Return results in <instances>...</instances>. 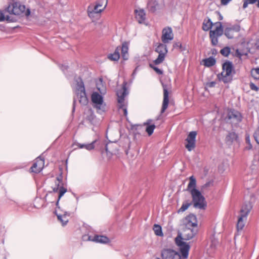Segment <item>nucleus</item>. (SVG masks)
I'll use <instances>...</instances> for the list:
<instances>
[{
  "label": "nucleus",
  "instance_id": "obj_1",
  "mask_svg": "<svg viewBox=\"0 0 259 259\" xmlns=\"http://www.w3.org/2000/svg\"><path fill=\"white\" fill-rule=\"evenodd\" d=\"M189 183L186 190L189 191L192 197V203L195 208L204 209L206 207L205 198L201 192L196 189V181L193 176L189 178Z\"/></svg>",
  "mask_w": 259,
  "mask_h": 259
},
{
  "label": "nucleus",
  "instance_id": "obj_2",
  "mask_svg": "<svg viewBox=\"0 0 259 259\" xmlns=\"http://www.w3.org/2000/svg\"><path fill=\"white\" fill-rule=\"evenodd\" d=\"M233 63L230 61H227L222 65V71L218 75L220 81L225 83L230 82L233 79V75L235 74Z\"/></svg>",
  "mask_w": 259,
  "mask_h": 259
},
{
  "label": "nucleus",
  "instance_id": "obj_3",
  "mask_svg": "<svg viewBox=\"0 0 259 259\" xmlns=\"http://www.w3.org/2000/svg\"><path fill=\"white\" fill-rule=\"evenodd\" d=\"M5 11L10 14L15 15H20L23 14L26 16H28L30 14V11L29 9L26 10L24 5H22L19 2L11 3L8 7L5 9Z\"/></svg>",
  "mask_w": 259,
  "mask_h": 259
},
{
  "label": "nucleus",
  "instance_id": "obj_4",
  "mask_svg": "<svg viewBox=\"0 0 259 259\" xmlns=\"http://www.w3.org/2000/svg\"><path fill=\"white\" fill-rule=\"evenodd\" d=\"M252 208L251 203L250 202L244 203L240 209V214L238 218L236 227L237 230L240 231L244 227L245 223L247 220V217Z\"/></svg>",
  "mask_w": 259,
  "mask_h": 259
},
{
  "label": "nucleus",
  "instance_id": "obj_5",
  "mask_svg": "<svg viewBox=\"0 0 259 259\" xmlns=\"http://www.w3.org/2000/svg\"><path fill=\"white\" fill-rule=\"evenodd\" d=\"M127 82L124 81L121 89L117 91L116 94L118 97V102L119 103V111L123 112V114L125 116L127 115V105L124 102V98L128 94V92L126 88Z\"/></svg>",
  "mask_w": 259,
  "mask_h": 259
},
{
  "label": "nucleus",
  "instance_id": "obj_6",
  "mask_svg": "<svg viewBox=\"0 0 259 259\" xmlns=\"http://www.w3.org/2000/svg\"><path fill=\"white\" fill-rule=\"evenodd\" d=\"M76 82L75 93L76 97L80 104L86 105L88 103V100L86 96L84 83L80 77L76 80Z\"/></svg>",
  "mask_w": 259,
  "mask_h": 259
},
{
  "label": "nucleus",
  "instance_id": "obj_7",
  "mask_svg": "<svg viewBox=\"0 0 259 259\" xmlns=\"http://www.w3.org/2000/svg\"><path fill=\"white\" fill-rule=\"evenodd\" d=\"M93 106L97 110V112L101 113L105 111L106 104L103 100V97L97 92H94L91 96Z\"/></svg>",
  "mask_w": 259,
  "mask_h": 259
},
{
  "label": "nucleus",
  "instance_id": "obj_8",
  "mask_svg": "<svg viewBox=\"0 0 259 259\" xmlns=\"http://www.w3.org/2000/svg\"><path fill=\"white\" fill-rule=\"evenodd\" d=\"M216 25V27L214 30H211L209 31V38L211 44L213 46H216L218 44V39L221 36L223 33L224 30L222 23L217 22L214 24Z\"/></svg>",
  "mask_w": 259,
  "mask_h": 259
},
{
  "label": "nucleus",
  "instance_id": "obj_9",
  "mask_svg": "<svg viewBox=\"0 0 259 259\" xmlns=\"http://www.w3.org/2000/svg\"><path fill=\"white\" fill-rule=\"evenodd\" d=\"M165 44H159L155 49V51L159 54L157 58L154 61L155 65L161 63L164 60L167 50Z\"/></svg>",
  "mask_w": 259,
  "mask_h": 259
},
{
  "label": "nucleus",
  "instance_id": "obj_10",
  "mask_svg": "<svg viewBox=\"0 0 259 259\" xmlns=\"http://www.w3.org/2000/svg\"><path fill=\"white\" fill-rule=\"evenodd\" d=\"M196 136L197 132L196 131H192L190 132L186 139L187 143L185 145V147L189 151H192L195 147Z\"/></svg>",
  "mask_w": 259,
  "mask_h": 259
},
{
  "label": "nucleus",
  "instance_id": "obj_11",
  "mask_svg": "<svg viewBox=\"0 0 259 259\" xmlns=\"http://www.w3.org/2000/svg\"><path fill=\"white\" fill-rule=\"evenodd\" d=\"M162 259H182L181 255L171 249H164L161 251Z\"/></svg>",
  "mask_w": 259,
  "mask_h": 259
},
{
  "label": "nucleus",
  "instance_id": "obj_12",
  "mask_svg": "<svg viewBox=\"0 0 259 259\" xmlns=\"http://www.w3.org/2000/svg\"><path fill=\"white\" fill-rule=\"evenodd\" d=\"M174 39V34L171 27H166L162 29L161 40L164 44H167Z\"/></svg>",
  "mask_w": 259,
  "mask_h": 259
},
{
  "label": "nucleus",
  "instance_id": "obj_13",
  "mask_svg": "<svg viewBox=\"0 0 259 259\" xmlns=\"http://www.w3.org/2000/svg\"><path fill=\"white\" fill-rule=\"evenodd\" d=\"M45 160L40 157L36 158L31 167V172L37 174L40 172L44 167Z\"/></svg>",
  "mask_w": 259,
  "mask_h": 259
},
{
  "label": "nucleus",
  "instance_id": "obj_14",
  "mask_svg": "<svg viewBox=\"0 0 259 259\" xmlns=\"http://www.w3.org/2000/svg\"><path fill=\"white\" fill-rule=\"evenodd\" d=\"M240 30V26L238 24L231 25L226 27L224 30V34L229 39L234 37L235 33Z\"/></svg>",
  "mask_w": 259,
  "mask_h": 259
},
{
  "label": "nucleus",
  "instance_id": "obj_15",
  "mask_svg": "<svg viewBox=\"0 0 259 259\" xmlns=\"http://www.w3.org/2000/svg\"><path fill=\"white\" fill-rule=\"evenodd\" d=\"M185 224L187 229H197V221L195 215L190 214L185 218Z\"/></svg>",
  "mask_w": 259,
  "mask_h": 259
},
{
  "label": "nucleus",
  "instance_id": "obj_16",
  "mask_svg": "<svg viewBox=\"0 0 259 259\" xmlns=\"http://www.w3.org/2000/svg\"><path fill=\"white\" fill-rule=\"evenodd\" d=\"M162 87L163 89V100L161 110V113H163L165 112V110L167 108L169 103V92L167 87L165 84H163Z\"/></svg>",
  "mask_w": 259,
  "mask_h": 259
},
{
  "label": "nucleus",
  "instance_id": "obj_17",
  "mask_svg": "<svg viewBox=\"0 0 259 259\" xmlns=\"http://www.w3.org/2000/svg\"><path fill=\"white\" fill-rule=\"evenodd\" d=\"M101 5L96 4L95 6L90 5L88 8V16L90 18H94L95 14H98L101 13L104 9L100 8Z\"/></svg>",
  "mask_w": 259,
  "mask_h": 259
},
{
  "label": "nucleus",
  "instance_id": "obj_18",
  "mask_svg": "<svg viewBox=\"0 0 259 259\" xmlns=\"http://www.w3.org/2000/svg\"><path fill=\"white\" fill-rule=\"evenodd\" d=\"M228 118L230 119H234L237 122H240L242 120V116L240 112L236 110H231L228 113Z\"/></svg>",
  "mask_w": 259,
  "mask_h": 259
},
{
  "label": "nucleus",
  "instance_id": "obj_19",
  "mask_svg": "<svg viewBox=\"0 0 259 259\" xmlns=\"http://www.w3.org/2000/svg\"><path fill=\"white\" fill-rule=\"evenodd\" d=\"M91 238V236H89L88 240L98 243H107L109 242V238L103 235H95L93 239Z\"/></svg>",
  "mask_w": 259,
  "mask_h": 259
},
{
  "label": "nucleus",
  "instance_id": "obj_20",
  "mask_svg": "<svg viewBox=\"0 0 259 259\" xmlns=\"http://www.w3.org/2000/svg\"><path fill=\"white\" fill-rule=\"evenodd\" d=\"M53 190L54 192H57L59 191L58 197L57 201L56 202V205L57 206L58 205L59 201L60 199V198L67 192V189L63 187H59V185L58 184L56 187L53 188Z\"/></svg>",
  "mask_w": 259,
  "mask_h": 259
},
{
  "label": "nucleus",
  "instance_id": "obj_21",
  "mask_svg": "<svg viewBox=\"0 0 259 259\" xmlns=\"http://www.w3.org/2000/svg\"><path fill=\"white\" fill-rule=\"evenodd\" d=\"M121 52V56L123 60H127L128 58V44L127 42H124L120 47Z\"/></svg>",
  "mask_w": 259,
  "mask_h": 259
},
{
  "label": "nucleus",
  "instance_id": "obj_22",
  "mask_svg": "<svg viewBox=\"0 0 259 259\" xmlns=\"http://www.w3.org/2000/svg\"><path fill=\"white\" fill-rule=\"evenodd\" d=\"M197 229H187L184 231V236L185 240H190L192 239L196 234Z\"/></svg>",
  "mask_w": 259,
  "mask_h": 259
},
{
  "label": "nucleus",
  "instance_id": "obj_23",
  "mask_svg": "<svg viewBox=\"0 0 259 259\" xmlns=\"http://www.w3.org/2000/svg\"><path fill=\"white\" fill-rule=\"evenodd\" d=\"M136 13V18L139 23H142L145 20V13L143 9L135 11Z\"/></svg>",
  "mask_w": 259,
  "mask_h": 259
},
{
  "label": "nucleus",
  "instance_id": "obj_24",
  "mask_svg": "<svg viewBox=\"0 0 259 259\" xmlns=\"http://www.w3.org/2000/svg\"><path fill=\"white\" fill-rule=\"evenodd\" d=\"M152 122V119H148L146 121V122L144 123V125H146V132L148 133L149 136L151 135L153 131L155 128V125L154 124H151Z\"/></svg>",
  "mask_w": 259,
  "mask_h": 259
},
{
  "label": "nucleus",
  "instance_id": "obj_25",
  "mask_svg": "<svg viewBox=\"0 0 259 259\" xmlns=\"http://www.w3.org/2000/svg\"><path fill=\"white\" fill-rule=\"evenodd\" d=\"M120 47H117L114 52L112 54H110L108 56V58L114 61H117L120 58Z\"/></svg>",
  "mask_w": 259,
  "mask_h": 259
},
{
  "label": "nucleus",
  "instance_id": "obj_26",
  "mask_svg": "<svg viewBox=\"0 0 259 259\" xmlns=\"http://www.w3.org/2000/svg\"><path fill=\"white\" fill-rule=\"evenodd\" d=\"M158 6V3L157 1L151 0L147 4V8L149 11L154 13L155 12Z\"/></svg>",
  "mask_w": 259,
  "mask_h": 259
},
{
  "label": "nucleus",
  "instance_id": "obj_27",
  "mask_svg": "<svg viewBox=\"0 0 259 259\" xmlns=\"http://www.w3.org/2000/svg\"><path fill=\"white\" fill-rule=\"evenodd\" d=\"M237 138V135L234 132L229 133V134L226 137V143L230 145L234 141H236Z\"/></svg>",
  "mask_w": 259,
  "mask_h": 259
},
{
  "label": "nucleus",
  "instance_id": "obj_28",
  "mask_svg": "<svg viewBox=\"0 0 259 259\" xmlns=\"http://www.w3.org/2000/svg\"><path fill=\"white\" fill-rule=\"evenodd\" d=\"M203 62L204 65L208 67L213 66L216 63L215 59L212 57L203 59Z\"/></svg>",
  "mask_w": 259,
  "mask_h": 259
},
{
  "label": "nucleus",
  "instance_id": "obj_29",
  "mask_svg": "<svg viewBox=\"0 0 259 259\" xmlns=\"http://www.w3.org/2000/svg\"><path fill=\"white\" fill-rule=\"evenodd\" d=\"M213 25V24L210 19H205L203 22L202 29L205 31H208L212 27Z\"/></svg>",
  "mask_w": 259,
  "mask_h": 259
},
{
  "label": "nucleus",
  "instance_id": "obj_30",
  "mask_svg": "<svg viewBox=\"0 0 259 259\" xmlns=\"http://www.w3.org/2000/svg\"><path fill=\"white\" fill-rule=\"evenodd\" d=\"M189 249L190 246L187 244L180 247L181 252L184 258L188 257Z\"/></svg>",
  "mask_w": 259,
  "mask_h": 259
},
{
  "label": "nucleus",
  "instance_id": "obj_31",
  "mask_svg": "<svg viewBox=\"0 0 259 259\" xmlns=\"http://www.w3.org/2000/svg\"><path fill=\"white\" fill-rule=\"evenodd\" d=\"M96 140H95L92 143L87 144H78L77 146L80 148H85L88 150H91L94 149L95 143L96 142Z\"/></svg>",
  "mask_w": 259,
  "mask_h": 259
},
{
  "label": "nucleus",
  "instance_id": "obj_32",
  "mask_svg": "<svg viewBox=\"0 0 259 259\" xmlns=\"http://www.w3.org/2000/svg\"><path fill=\"white\" fill-rule=\"evenodd\" d=\"M192 204V202L190 200L183 203L181 208L179 209L178 212H183L187 210L188 207Z\"/></svg>",
  "mask_w": 259,
  "mask_h": 259
},
{
  "label": "nucleus",
  "instance_id": "obj_33",
  "mask_svg": "<svg viewBox=\"0 0 259 259\" xmlns=\"http://www.w3.org/2000/svg\"><path fill=\"white\" fill-rule=\"evenodd\" d=\"M153 230L154 231L155 234L157 236H163L162 229H161V226L160 225H157V224H155L153 226Z\"/></svg>",
  "mask_w": 259,
  "mask_h": 259
},
{
  "label": "nucleus",
  "instance_id": "obj_34",
  "mask_svg": "<svg viewBox=\"0 0 259 259\" xmlns=\"http://www.w3.org/2000/svg\"><path fill=\"white\" fill-rule=\"evenodd\" d=\"M58 219L62 223L63 226L67 224L68 222V219L66 214L62 215L60 214H57Z\"/></svg>",
  "mask_w": 259,
  "mask_h": 259
},
{
  "label": "nucleus",
  "instance_id": "obj_35",
  "mask_svg": "<svg viewBox=\"0 0 259 259\" xmlns=\"http://www.w3.org/2000/svg\"><path fill=\"white\" fill-rule=\"evenodd\" d=\"M250 73L254 79H259V67L252 69Z\"/></svg>",
  "mask_w": 259,
  "mask_h": 259
},
{
  "label": "nucleus",
  "instance_id": "obj_36",
  "mask_svg": "<svg viewBox=\"0 0 259 259\" xmlns=\"http://www.w3.org/2000/svg\"><path fill=\"white\" fill-rule=\"evenodd\" d=\"M182 239H183L181 236H178L175 239L176 243L180 247L186 244V243L183 241Z\"/></svg>",
  "mask_w": 259,
  "mask_h": 259
},
{
  "label": "nucleus",
  "instance_id": "obj_37",
  "mask_svg": "<svg viewBox=\"0 0 259 259\" xmlns=\"http://www.w3.org/2000/svg\"><path fill=\"white\" fill-rule=\"evenodd\" d=\"M6 20L7 21H12V20L10 19V17L9 16H5L4 13L3 11H0V22Z\"/></svg>",
  "mask_w": 259,
  "mask_h": 259
},
{
  "label": "nucleus",
  "instance_id": "obj_38",
  "mask_svg": "<svg viewBox=\"0 0 259 259\" xmlns=\"http://www.w3.org/2000/svg\"><path fill=\"white\" fill-rule=\"evenodd\" d=\"M108 4V0H97L96 4H99L101 5L100 8H102L105 9L107 7Z\"/></svg>",
  "mask_w": 259,
  "mask_h": 259
},
{
  "label": "nucleus",
  "instance_id": "obj_39",
  "mask_svg": "<svg viewBox=\"0 0 259 259\" xmlns=\"http://www.w3.org/2000/svg\"><path fill=\"white\" fill-rule=\"evenodd\" d=\"M257 0H243V8L245 9L248 7L249 4H253L256 2Z\"/></svg>",
  "mask_w": 259,
  "mask_h": 259
},
{
  "label": "nucleus",
  "instance_id": "obj_40",
  "mask_svg": "<svg viewBox=\"0 0 259 259\" xmlns=\"http://www.w3.org/2000/svg\"><path fill=\"white\" fill-rule=\"evenodd\" d=\"M221 53L222 55L227 57L230 53V49L229 47H225L221 50Z\"/></svg>",
  "mask_w": 259,
  "mask_h": 259
},
{
  "label": "nucleus",
  "instance_id": "obj_41",
  "mask_svg": "<svg viewBox=\"0 0 259 259\" xmlns=\"http://www.w3.org/2000/svg\"><path fill=\"white\" fill-rule=\"evenodd\" d=\"M245 141L247 144H248V146L246 147L247 149H251L252 148V145L250 144V138L248 135H246Z\"/></svg>",
  "mask_w": 259,
  "mask_h": 259
},
{
  "label": "nucleus",
  "instance_id": "obj_42",
  "mask_svg": "<svg viewBox=\"0 0 259 259\" xmlns=\"http://www.w3.org/2000/svg\"><path fill=\"white\" fill-rule=\"evenodd\" d=\"M255 140L259 144V127L257 129L254 134Z\"/></svg>",
  "mask_w": 259,
  "mask_h": 259
},
{
  "label": "nucleus",
  "instance_id": "obj_43",
  "mask_svg": "<svg viewBox=\"0 0 259 259\" xmlns=\"http://www.w3.org/2000/svg\"><path fill=\"white\" fill-rule=\"evenodd\" d=\"M150 67L152 68L158 74L161 75L163 74V71L158 68L153 66L152 65H150Z\"/></svg>",
  "mask_w": 259,
  "mask_h": 259
},
{
  "label": "nucleus",
  "instance_id": "obj_44",
  "mask_svg": "<svg viewBox=\"0 0 259 259\" xmlns=\"http://www.w3.org/2000/svg\"><path fill=\"white\" fill-rule=\"evenodd\" d=\"M232 0H221V5L226 6L228 5Z\"/></svg>",
  "mask_w": 259,
  "mask_h": 259
},
{
  "label": "nucleus",
  "instance_id": "obj_45",
  "mask_svg": "<svg viewBox=\"0 0 259 259\" xmlns=\"http://www.w3.org/2000/svg\"><path fill=\"white\" fill-rule=\"evenodd\" d=\"M215 85V82L214 81H211V82H208L207 83V87H208L209 88H212V87H214Z\"/></svg>",
  "mask_w": 259,
  "mask_h": 259
},
{
  "label": "nucleus",
  "instance_id": "obj_46",
  "mask_svg": "<svg viewBox=\"0 0 259 259\" xmlns=\"http://www.w3.org/2000/svg\"><path fill=\"white\" fill-rule=\"evenodd\" d=\"M236 55L240 59L242 56V54L240 53L238 50H237L236 51Z\"/></svg>",
  "mask_w": 259,
  "mask_h": 259
},
{
  "label": "nucleus",
  "instance_id": "obj_47",
  "mask_svg": "<svg viewBox=\"0 0 259 259\" xmlns=\"http://www.w3.org/2000/svg\"><path fill=\"white\" fill-rule=\"evenodd\" d=\"M250 87H251V89L252 90H254V91H257V90H258V88L257 87H256V86H255L254 84H251L250 85Z\"/></svg>",
  "mask_w": 259,
  "mask_h": 259
},
{
  "label": "nucleus",
  "instance_id": "obj_48",
  "mask_svg": "<svg viewBox=\"0 0 259 259\" xmlns=\"http://www.w3.org/2000/svg\"><path fill=\"white\" fill-rule=\"evenodd\" d=\"M94 118V116L93 115H91L90 116L88 117V120H89L91 122H92Z\"/></svg>",
  "mask_w": 259,
  "mask_h": 259
},
{
  "label": "nucleus",
  "instance_id": "obj_49",
  "mask_svg": "<svg viewBox=\"0 0 259 259\" xmlns=\"http://www.w3.org/2000/svg\"><path fill=\"white\" fill-rule=\"evenodd\" d=\"M61 69H62L63 71H64V70H65L67 69V68H68V66H66V65H62L61 66Z\"/></svg>",
  "mask_w": 259,
  "mask_h": 259
},
{
  "label": "nucleus",
  "instance_id": "obj_50",
  "mask_svg": "<svg viewBox=\"0 0 259 259\" xmlns=\"http://www.w3.org/2000/svg\"><path fill=\"white\" fill-rule=\"evenodd\" d=\"M219 15V20H222L223 18V16L220 13V12H218V13Z\"/></svg>",
  "mask_w": 259,
  "mask_h": 259
},
{
  "label": "nucleus",
  "instance_id": "obj_51",
  "mask_svg": "<svg viewBox=\"0 0 259 259\" xmlns=\"http://www.w3.org/2000/svg\"><path fill=\"white\" fill-rule=\"evenodd\" d=\"M137 69H138V67H136V68H135V69L134 70V72H133V75H136V72H137Z\"/></svg>",
  "mask_w": 259,
  "mask_h": 259
},
{
  "label": "nucleus",
  "instance_id": "obj_52",
  "mask_svg": "<svg viewBox=\"0 0 259 259\" xmlns=\"http://www.w3.org/2000/svg\"><path fill=\"white\" fill-rule=\"evenodd\" d=\"M212 54H216V53H217V50L215 49H213L212 50Z\"/></svg>",
  "mask_w": 259,
  "mask_h": 259
},
{
  "label": "nucleus",
  "instance_id": "obj_53",
  "mask_svg": "<svg viewBox=\"0 0 259 259\" xmlns=\"http://www.w3.org/2000/svg\"><path fill=\"white\" fill-rule=\"evenodd\" d=\"M256 2H257V7L258 8H259V0H257V1H256Z\"/></svg>",
  "mask_w": 259,
  "mask_h": 259
},
{
  "label": "nucleus",
  "instance_id": "obj_54",
  "mask_svg": "<svg viewBox=\"0 0 259 259\" xmlns=\"http://www.w3.org/2000/svg\"><path fill=\"white\" fill-rule=\"evenodd\" d=\"M106 152L108 151L107 145L106 146Z\"/></svg>",
  "mask_w": 259,
  "mask_h": 259
},
{
  "label": "nucleus",
  "instance_id": "obj_55",
  "mask_svg": "<svg viewBox=\"0 0 259 259\" xmlns=\"http://www.w3.org/2000/svg\"><path fill=\"white\" fill-rule=\"evenodd\" d=\"M57 180L58 181H60V179H59L58 178H57Z\"/></svg>",
  "mask_w": 259,
  "mask_h": 259
},
{
  "label": "nucleus",
  "instance_id": "obj_56",
  "mask_svg": "<svg viewBox=\"0 0 259 259\" xmlns=\"http://www.w3.org/2000/svg\"><path fill=\"white\" fill-rule=\"evenodd\" d=\"M73 102H74V103H75V99H74Z\"/></svg>",
  "mask_w": 259,
  "mask_h": 259
},
{
  "label": "nucleus",
  "instance_id": "obj_57",
  "mask_svg": "<svg viewBox=\"0 0 259 259\" xmlns=\"http://www.w3.org/2000/svg\"><path fill=\"white\" fill-rule=\"evenodd\" d=\"M156 259H160V258H157Z\"/></svg>",
  "mask_w": 259,
  "mask_h": 259
}]
</instances>
